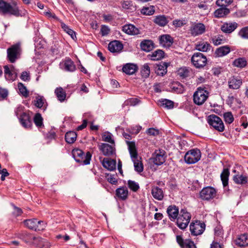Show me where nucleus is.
<instances>
[{
    "mask_svg": "<svg viewBox=\"0 0 248 248\" xmlns=\"http://www.w3.org/2000/svg\"><path fill=\"white\" fill-rule=\"evenodd\" d=\"M247 62L245 58H239L235 59L233 62V65L237 67L243 68L247 65Z\"/></svg>",
    "mask_w": 248,
    "mask_h": 248,
    "instance_id": "42",
    "label": "nucleus"
},
{
    "mask_svg": "<svg viewBox=\"0 0 248 248\" xmlns=\"http://www.w3.org/2000/svg\"><path fill=\"white\" fill-rule=\"evenodd\" d=\"M123 48L122 44L119 41L115 40L111 42L108 45V49L111 52H120Z\"/></svg>",
    "mask_w": 248,
    "mask_h": 248,
    "instance_id": "21",
    "label": "nucleus"
},
{
    "mask_svg": "<svg viewBox=\"0 0 248 248\" xmlns=\"http://www.w3.org/2000/svg\"><path fill=\"white\" fill-rule=\"evenodd\" d=\"M232 2V0H217L216 3L218 6L226 7Z\"/></svg>",
    "mask_w": 248,
    "mask_h": 248,
    "instance_id": "58",
    "label": "nucleus"
},
{
    "mask_svg": "<svg viewBox=\"0 0 248 248\" xmlns=\"http://www.w3.org/2000/svg\"><path fill=\"white\" fill-rule=\"evenodd\" d=\"M24 225L29 229L35 231H41L45 229V223L36 218L26 219L24 221Z\"/></svg>",
    "mask_w": 248,
    "mask_h": 248,
    "instance_id": "6",
    "label": "nucleus"
},
{
    "mask_svg": "<svg viewBox=\"0 0 248 248\" xmlns=\"http://www.w3.org/2000/svg\"><path fill=\"white\" fill-rule=\"evenodd\" d=\"M141 74L142 77L148 78L150 74V68L147 63L144 64L141 69Z\"/></svg>",
    "mask_w": 248,
    "mask_h": 248,
    "instance_id": "46",
    "label": "nucleus"
},
{
    "mask_svg": "<svg viewBox=\"0 0 248 248\" xmlns=\"http://www.w3.org/2000/svg\"><path fill=\"white\" fill-rule=\"evenodd\" d=\"M136 65L132 63H127L123 67L124 72L128 75H132L137 71Z\"/></svg>",
    "mask_w": 248,
    "mask_h": 248,
    "instance_id": "30",
    "label": "nucleus"
},
{
    "mask_svg": "<svg viewBox=\"0 0 248 248\" xmlns=\"http://www.w3.org/2000/svg\"><path fill=\"white\" fill-rule=\"evenodd\" d=\"M230 52V48L228 46H223L217 48L215 55L216 57H221L227 55Z\"/></svg>",
    "mask_w": 248,
    "mask_h": 248,
    "instance_id": "29",
    "label": "nucleus"
},
{
    "mask_svg": "<svg viewBox=\"0 0 248 248\" xmlns=\"http://www.w3.org/2000/svg\"><path fill=\"white\" fill-rule=\"evenodd\" d=\"M212 41L215 46H218L223 44L224 40L222 36H215L212 39Z\"/></svg>",
    "mask_w": 248,
    "mask_h": 248,
    "instance_id": "54",
    "label": "nucleus"
},
{
    "mask_svg": "<svg viewBox=\"0 0 248 248\" xmlns=\"http://www.w3.org/2000/svg\"><path fill=\"white\" fill-rule=\"evenodd\" d=\"M107 180L108 182L113 185H116L117 183V179L114 175H108Z\"/></svg>",
    "mask_w": 248,
    "mask_h": 248,
    "instance_id": "61",
    "label": "nucleus"
},
{
    "mask_svg": "<svg viewBox=\"0 0 248 248\" xmlns=\"http://www.w3.org/2000/svg\"><path fill=\"white\" fill-rule=\"evenodd\" d=\"M43 120V118L39 113H36L33 118L34 123L38 127H40L42 126Z\"/></svg>",
    "mask_w": 248,
    "mask_h": 248,
    "instance_id": "48",
    "label": "nucleus"
},
{
    "mask_svg": "<svg viewBox=\"0 0 248 248\" xmlns=\"http://www.w3.org/2000/svg\"><path fill=\"white\" fill-rule=\"evenodd\" d=\"M178 75L183 78H186L188 76L189 71L186 67H182L179 68L177 71Z\"/></svg>",
    "mask_w": 248,
    "mask_h": 248,
    "instance_id": "50",
    "label": "nucleus"
},
{
    "mask_svg": "<svg viewBox=\"0 0 248 248\" xmlns=\"http://www.w3.org/2000/svg\"><path fill=\"white\" fill-rule=\"evenodd\" d=\"M217 194L216 190L211 186L204 187L200 192V198L205 201H209L214 199Z\"/></svg>",
    "mask_w": 248,
    "mask_h": 248,
    "instance_id": "11",
    "label": "nucleus"
},
{
    "mask_svg": "<svg viewBox=\"0 0 248 248\" xmlns=\"http://www.w3.org/2000/svg\"><path fill=\"white\" fill-rule=\"evenodd\" d=\"M146 133L150 136H155L159 134V131L156 129L150 128L147 130Z\"/></svg>",
    "mask_w": 248,
    "mask_h": 248,
    "instance_id": "59",
    "label": "nucleus"
},
{
    "mask_svg": "<svg viewBox=\"0 0 248 248\" xmlns=\"http://www.w3.org/2000/svg\"><path fill=\"white\" fill-rule=\"evenodd\" d=\"M186 23L185 21L180 19H175L172 22V24L175 27H181L184 26Z\"/></svg>",
    "mask_w": 248,
    "mask_h": 248,
    "instance_id": "60",
    "label": "nucleus"
},
{
    "mask_svg": "<svg viewBox=\"0 0 248 248\" xmlns=\"http://www.w3.org/2000/svg\"><path fill=\"white\" fill-rule=\"evenodd\" d=\"M185 245L184 248H196L193 242L188 240H185Z\"/></svg>",
    "mask_w": 248,
    "mask_h": 248,
    "instance_id": "64",
    "label": "nucleus"
},
{
    "mask_svg": "<svg viewBox=\"0 0 248 248\" xmlns=\"http://www.w3.org/2000/svg\"><path fill=\"white\" fill-rule=\"evenodd\" d=\"M99 148L103 154L106 156L111 155L115 152L114 147L107 143H101Z\"/></svg>",
    "mask_w": 248,
    "mask_h": 248,
    "instance_id": "16",
    "label": "nucleus"
},
{
    "mask_svg": "<svg viewBox=\"0 0 248 248\" xmlns=\"http://www.w3.org/2000/svg\"><path fill=\"white\" fill-rule=\"evenodd\" d=\"M205 225L199 221L192 222L190 225V231L192 235L197 236L203 233L205 230Z\"/></svg>",
    "mask_w": 248,
    "mask_h": 248,
    "instance_id": "12",
    "label": "nucleus"
},
{
    "mask_svg": "<svg viewBox=\"0 0 248 248\" xmlns=\"http://www.w3.org/2000/svg\"><path fill=\"white\" fill-rule=\"evenodd\" d=\"M191 60L193 65L198 68L204 67L207 63V58L206 56L201 52L194 53L191 57Z\"/></svg>",
    "mask_w": 248,
    "mask_h": 248,
    "instance_id": "10",
    "label": "nucleus"
},
{
    "mask_svg": "<svg viewBox=\"0 0 248 248\" xmlns=\"http://www.w3.org/2000/svg\"><path fill=\"white\" fill-rule=\"evenodd\" d=\"M208 97V92L204 88L199 87L193 94L194 102L198 105L203 104Z\"/></svg>",
    "mask_w": 248,
    "mask_h": 248,
    "instance_id": "8",
    "label": "nucleus"
},
{
    "mask_svg": "<svg viewBox=\"0 0 248 248\" xmlns=\"http://www.w3.org/2000/svg\"><path fill=\"white\" fill-rule=\"evenodd\" d=\"M222 7L216 10L214 12V16L217 18L223 17L230 13L229 9L226 8L225 6H222Z\"/></svg>",
    "mask_w": 248,
    "mask_h": 248,
    "instance_id": "32",
    "label": "nucleus"
},
{
    "mask_svg": "<svg viewBox=\"0 0 248 248\" xmlns=\"http://www.w3.org/2000/svg\"><path fill=\"white\" fill-rule=\"evenodd\" d=\"M208 123L216 130L223 132L224 130V125L221 119L216 115H210L208 117Z\"/></svg>",
    "mask_w": 248,
    "mask_h": 248,
    "instance_id": "9",
    "label": "nucleus"
},
{
    "mask_svg": "<svg viewBox=\"0 0 248 248\" xmlns=\"http://www.w3.org/2000/svg\"><path fill=\"white\" fill-rule=\"evenodd\" d=\"M168 64L165 62H160L156 65L155 72L157 75L163 76L166 74Z\"/></svg>",
    "mask_w": 248,
    "mask_h": 248,
    "instance_id": "22",
    "label": "nucleus"
},
{
    "mask_svg": "<svg viewBox=\"0 0 248 248\" xmlns=\"http://www.w3.org/2000/svg\"><path fill=\"white\" fill-rule=\"evenodd\" d=\"M55 93L58 99L60 102H63L65 100L66 93L62 87L56 88L55 91Z\"/></svg>",
    "mask_w": 248,
    "mask_h": 248,
    "instance_id": "36",
    "label": "nucleus"
},
{
    "mask_svg": "<svg viewBox=\"0 0 248 248\" xmlns=\"http://www.w3.org/2000/svg\"><path fill=\"white\" fill-rule=\"evenodd\" d=\"M235 244L240 247L248 245V234L244 233L239 235L235 240Z\"/></svg>",
    "mask_w": 248,
    "mask_h": 248,
    "instance_id": "23",
    "label": "nucleus"
},
{
    "mask_svg": "<svg viewBox=\"0 0 248 248\" xmlns=\"http://www.w3.org/2000/svg\"><path fill=\"white\" fill-rule=\"evenodd\" d=\"M152 194L156 200L161 201L163 199L164 193L162 189L158 186H154L152 188Z\"/></svg>",
    "mask_w": 248,
    "mask_h": 248,
    "instance_id": "26",
    "label": "nucleus"
},
{
    "mask_svg": "<svg viewBox=\"0 0 248 248\" xmlns=\"http://www.w3.org/2000/svg\"><path fill=\"white\" fill-rule=\"evenodd\" d=\"M160 105L167 109H171L174 107V103L173 101L164 99L159 101Z\"/></svg>",
    "mask_w": 248,
    "mask_h": 248,
    "instance_id": "43",
    "label": "nucleus"
},
{
    "mask_svg": "<svg viewBox=\"0 0 248 248\" xmlns=\"http://www.w3.org/2000/svg\"><path fill=\"white\" fill-rule=\"evenodd\" d=\"M224 119L226 123L231 124L234 120L232 113L230 112H227L224 114Z\"/></svg>",
    "mask_w": 248,
    "mask_h": 248,
    "instance_id": "51",
    "label": "nucleus"
},
{
    "mask_svg": "<svg viewBox=\"0 0 248 248\" xmlns=\"http://www.w3.org/2000/svg\"><path fill=\"white\" fill-rule=\"evenodd\" d=\"M164 52L160 49L155 50L151 54H149L148 57L153 61H157L161 59L164 57Z\"/></svg>",
    "mask_w": 248,
    "mask_h": 248,
    "instance_id": "33",
    "label": "nucleus"
},
{
    "mask_svg": "<svg viewBox=\"0 0 248 248\" xmlns=\"http://www.w3.org/2000/svg\"><path fill=\"white\" fill-rule=\"evenodd\" d=\"M102 140L103 141L110 143H114V141L112 139V135L109 132H105L102 135Z\"/></svg>",
    "mask_w": 248,
    "mask_h": 248,
    "instance_id": "45",
    "label": "nucleus"
},
{
    "mask_svg": "<svg viewBox=\"0 0 248 248\" xmlns=\"http://www.w3.org/2000/svg\"><path fill=\"white\" fill-rule=\"evenodd\" d=\"M140 101L137 98H130L126 100V103L127 105L130 106H136L140 103Z\"/></svg>",
    "mask_w": 248,
    "mask_h": 248,
    "instance_id": "57",
    "label": "nucleus"
},
{
    "mask_svg": "<svg viewBox=\"0 0 248 248\" xmlns=\"http://www.w3.org/2000/svg\"><path fill=\"white\" fill-rule=\"evenodd\" d=\"M201 152L197 148L188 151L185 155L184 160L188 164H194L200 160Z\"/></svg>",
    "mask_w": 248,
    "mask_h": 248,
    "instance_id": "5",
    "label": "nucleus"
},
{
    "mask_svg": "<svg viewBox=\"0 0 248 248\" xmlns=\"http://www.w3.org/2000/svg\"><path fill=\"white\" fill-rule=\"evenodd\" d=\"M44 104L42 97L41 96H37L34 101V105L37 108H41Z\"/></svg>",
    "mask_w": 248,
    "mask_h": 248,
    "instance_id": "55",
    "label": "nucleus"
},
{
    "mask_svg": "<svg viewBox=\"0 0 248 248\" xmlns=\"http://www.w3.org/2000/svg\"><path fill=\"white\" fill-rule=\"evenodd\" d=\"M77 134L76 132L74 131H69L66 133L65 135V141L68 143H74L77 139Z\"/></svg>",
    "mask_w": 248,
    "mask_h": 248,
    "instance_id": "38",
    "label": "nucleus"
},
{
    "mask_svg": "<svg viewBox=\"0 0 248 248\" xmlns=\"http://www.w3.org/2000/svg\"><path fill=\"white\" fill-rule=\"evenodd\" d=\"M229 175V171L228 169L223 170L220 175L221 179L224 186H226L228 184V177Z\"/></svg>",
    "mask_w": 248,
    "mask_h": 248,
    "instance_id": "41",
    "label": "nucleus"
},
{
    "mask_svg": "<svg viewBox=\"0 0 248 248\" xmlns=\"http://www.w3.org/2000/svg\"><path fill=\"white\" fill-rule=\"evenodd\" d=\"M123 31L127 34L138 35L140 33V30L132 24L125 25L123 27Z\"/></svg>",
    "mask_w": 248,
    "mask_h": 248,
    "instance_id": "19",
    "label": "nucleus"
},
{
    "mask_svg": "<svg viewBox=\"0 0 248 248\" xmlns=\"http://www.w3.org/2000/svg\"><path fill=\"white\" fill-rule=\"evenodd\" d=\"M116 194L119 198L122 200H125L128 197V191L127 187L122 186L116 189Z\"/></svg>",
    "mask_w": 248,
    "mask_h": 248,
    "instance_id": "28",
    "label": "nucleus"
},
{
    "mask_svg": "<svg viewBox=\"0 0 248 248\" xmlns=\"http://www.w3.org/2000/svg\"><path fill=\"white\" fill-rule=\"evenodd\" d=\"M128 150L131 159L134 163V170L138 173H140L143 170V165L141 161V158L138 156L137 152L134 142H128Z\"/></svg>",
    "mask_w": 248,
    "mask_h": 248,
    "instance_id": "1",
    "label": "nucleus"
},
{
    "mask_svg": "<svg viewBox=\"0 0 248 248\" xmlns=\"http://www.w3.org/2000/svg\"><path fill=\"white\" fill-rule=\"evenodd\" d=\"M234 182L239 185H244L248 182V177L243 175H235L233 177Z\"/></svg>",
    "mask_w": 248,
    "mask_h": 248,
    "instance_id": "37",
    "label": "nucleus"
},
{
    "mask_svg": "<svg viewBox=\"0 0 248 248\" xmlns=\"http://www.w3.org/2000/svg\"><path fill=\"white\" fill-rule=\"evenodd\" d=\"M20 238L22 239L26 243L29 245H31V243H35L34 241L36 240H37V239L36 238V236L27 232L22 233Z\"/></svg>",
    "mask_w": 248,
    "mask_h": 248,
    "instance_id": "31",
    "label": "nucleus"
},
{
    "mask_svg": "<svg viewBox=\"0 0 248 248\" xmlns=\"http://www.w3.org/2000/svg\"><path fill=\"white\" fill-rule=\"evenodd\" d=\"M36 238L37 239V240H34V242H35V243H31V245L35 246L39 248H42V247H43L44 246V242L43 241V239L40 237H36Z\"/></svg>",
    "mask_w": 248,
    "mask_h": 248,
    "instance_id": "56",
    "label": "nucleus"
},
{
    "mask_svg": "<svg viewBox=\"0 0 248 248\" xmlns=\"http://www.w3.org/2000/svg\"><path fill=\"white\" fill-rule=\"evenodd\" d=\"M22 52L21 44L16 43L7 49V59L11 63H14L19 59Z\"/></svg>",
    "mask_w": 248,
    "mask_h": 248,
    "instance_id": "3",
    "label": "nucleus"
},
{
    "mask_svg": "<svg viewBox=\"0 0 248 248\" xmlns=\"http://www.w3.org/2000/svg\"><path fill=\"white\" fill-rule=\"evenodd\" d=\"M72 154L77 162H82L84 165L90 164L92 155L89 152L85 155L82 150L76 149L73 150Z\"/></svg>",
    "mask_w": 248,
    "mask_h": 248,
    "instance_id": "7",
    "label": "nucleus"
},
{
    "mask_svg": "<svg viewBox=\"0 0 248 248\" xmlns=\"http://www.w3.org/2000/svg\"><path fill=\"white\" fill-rule=\"evenodd\" d=\"M205 31V26L202 23H194L190 29V33L193 36L201 35L204 33Z\"/></svg>",
    "mask_w": 248,
    "mask_h": 248,
    "instance_id": "13",
    "label": "nucleus"
},
{
    "mask_svg": "<svg viewBox=\"0 0 248 248\" xmlns=\"http://www.w3.org/2000/svg\"><path fill=\"white\" fill-rule=\"evenodd\" d=\"M5 77L7 80L14 81L16 78L17 74L14 69H12V71L7 74V75H5Z\"/></svg>",
    "mask_w": 248,
    "mask_h": 248,
    "instance_id": "52",
    "label": "nucleus"
},
{
    "mask_svg": "<svg viewBox=\"0 0 248 248\" xmlns=\"http://www.w3.org/2000/svg\"><path fill=\"white\" fill-rule=\"evenodd\" d=\"M190 219V214L186 209H181L177 219V226L181 229H186L189 224Z\"/></svg>",
    "mask_w": 248,
    "mask_h": 248,
    "instance_id": "4",
    "label": "nucleus"
},
{
    "mask_svg": "<svg viewBox=\"0 0 248 248\" xmlns=\"http://www.w3.org/2000/svg\"><path fill=\"white\" fill-rule=\"evenodd\" d=\"M210 47V44L206 42H201L196 45V48L200 51L206 52Z\"/></svg>",
    "mask_w": 248,
    "mask_h": 248,
    "instance_id": "39",
    "label": "nucleus"
},
{
    "mask_svg": "<svg viewBox=\"0 0 248 248\" xmlns=\"http://www.w3.org/2000/svg\"><path fill=\"white\" fill-rule=\"evenodd\" d=\"M242 84V81L239 77H232L228 80V86L230 89H238Z\"/></svg>",
    "mask_w": 248,
    "mask_h": 248,
    "instance_id": "17",
    "label": "nucleus"
},
{
    "mask_svg": "<svg viewBox=\"0 0 248 248\" xmlns=\"http://www.w3.org/2000/svg\"><path fill=\"white\" fill-rule=\"evenodd\" d=\"M102 163L103 167L109 170H113L116 168V161L114 160L104 158Z\"/></svg>",
    "mask_w": 248,
    "mask_h": 248,
    "instance_id": "27",
    "label": "nucleus"
},
{
    "mask_svg": "<svg viewBox=\"0 0 248 248\" xmlns=\"http://www.w3.org/2000/svg\"><path fill=\"white\" fill-rule=\"evenodd\" d=\"M61 27L63 31L69 35L74 40H76L77 37L75 32L71 29L67 25L64 23H61Z\"/></svg>",
    "mask_w": 248,
    "mask_h": 248,
    "instance_id": "40",
    "label": "nucleus"
},
{
    "mask_svg": "<svg viewBox=\"0 0 248 248\" xmlns=\"http://www.w3.org/2000/svg\"><path fill=\"white\" fill-rule=\"evenodd\" d=\"M154 22L161 27H164L168 23L166 16L164 15L156 16L154 20Z\"/></svg>",
    "mask_w": 248,
    "mask_h": 248,
    "instance_id": "34",
    "label": "nucleus"
},
{
    "mask_svg": "<svg viewBox=\"0 0 248 248\" xmlns=\"http://www.w3.org/2000/svg\"><path fill=\"white\" fill-rule=\"evenodd\" d=\"M14 210L13 214L15 217L20 216L22 214V210L21 208L13 205Z\"/></svg>",
    "mask_w": 248,
    "mask_h": 248,
    "instance_id": "62",
    "label": "nucleus"
},
{
    "mask_svg": "<svg viewBox=\"0 0 248 248\" xmlns=\"http://www.w3.org/2000/svg\"><path fill=\"white\" fill-rule=\"evenodd\" d=\"M165 152L164 150H159L155 151L153 157V162L155 164L158 166L161 165L165 162Z\"/></svg>",
    "mask_w": 248,
    "mask_h": 248,
    "instance_id": "14",
    "label": "nucleus"
},
{
    "mask_svg": "<svg viewBox=\"0 0 248 248\" xmlns=\"http://www.w3.org/2000/svg\"><path fill=\"white\" fill-rule=\"evenodd\" d=\"M0 13L9 14L16 16L20 15L18 7L15 2L10 4L3 0H0Z\"/></svg>",
    "mask_w": 248,
    "mask_h": 248,
    "instance_id": "2",
    "label": "nucleus"
},
{
    "mask_svg": "<svg viewBox=\"0 0 248 248\" xmlns=\"http://www.w3.org/2000/svg\"><path fill=\"white\" fill-rule=\"evenodd\" d=\"M236 22H225L221 27V31L226 33H230L234 31L237 27Z\"/></svg>",
    "mask_w": 248,
    "mask_h": 248,
    "instance_id": "18",
    "label": "nucleus"
},
{
    "mask_svg": "<svg viewBox=\"0 0 248 248\" xmlns=\"http://www.w3.org/2000/svg\"><path fill=\"white\" fill-rule=\"evenodd\" d=\"M167 213L170 218L176 219L178 216V209L175 206H170L167 209Z\"/></svg>",
    "mask_w": 248,
    "mask_h": 248,
    "instance_id": "35",
    "label": "nucleus"
},
{
    "mask_svg": "<svg viewBox=\"0 0 248 248\" xmlns=\"http://www.w3.org/2000/svg\"><path fill=\"white\" fill-rule=\"evenodd\" d=\"M155 12V7L150 6L149 7H144L141 10V13L147 16L153 15Z\"/></svg>",
    "mask_w": 248,
    "mask_h": 248,
    "instance_id": "44",
    "label": "nucleus"
},
{
    "mask_svg": "<svg viewBox=\"0 0 248 248\" xmlns=\"http://www.w3.org/2000/svg\"><path fill=\"white\" fill-rule=\"evenodd\" d=\"M61 69L69 72H73L76 69L74 62L70 59H66L60 64Z\"/></svg>",
    "mask_w": 248,
    "mask_h": 248,
    "instance_id": "15",
    "label": "nucleus"
},
{
    "mask_svg": "<svg viewBox=\"0 0 248 248\" xmlns=\"http://www.w3.org/2000/svg\"><path fill=\"white\" fill-rule=\"evenodd\" d=\"M238 34L243 39H248V27L243 28L239 31Z\"/></svg>",
    "mask_w": 248,
    "mask_h": 248,
    "instance_id": "53",
    "label": "nucleus"
},
{
    "mask_svg": "<svg viewBox=\"0 0 248 248\" xmlns=\"http://www.w3.org/2000/svg\"><path fill=\"white\" fill-rule=\"evenodd\" d=\"M176 241L182 248H184L185 244V240H184L181 235L176 236Z\"/></svg>",
    "mask_w": 248,
    "mask_h": 248,
    "instance_id": "63",
    "label": "nucleus"
},
{
    "mask_svg": "<svg viewBox=\"0 0 248 248\" xmlns=\"http://www.w3.org/2000/svg\"><path fill=\"white\" fill-rule=\"evenodd\" d=\"M140 46L142 50L149 52L154 48V44L151 40H144L141 42Z\"/></svg>",
    "mask_w": 248,
    "mask_h": 248,
    "instance_id": "25",
    "label": "nucleus"
},
{
    "mask_svg": "<svg viewBox=\"0 0 248 248\" xmlns=\"http://www.w3.org/2000/svg\"><path fill=\"white\" fill-rule=\"evenodd\" d=\"M20 122L25 128H29L32 125V123L31 118L29 114L25 112L21 114L19 117Z\"/></svg>",
    "mask_w": 248,
    "mask_h": 248,
    "instance_id": "20",
    "label": "nucleus"
},
{
    "mask_svg": "<svg viewBox=\"0 0 248 248\" xmlns=\"http://www.w3.org/2000/svg\"><path fill=\"white\" fill-rule=\"evenodd\" d=\"M17 87L20 93L24 97H27L29 95V92L26 87L21 82L17 84Z\"/></svg>",
    "mask_w": 248,
    "mask_h": 248,
    "instance_id": "47",
    "label": "nucleus"
},
{
    "mask_svg": "<svg viewBox=\"0 0 248 248\" xmlns=\"http://www.w3.org/2000/svg\"><path fill=\"white\" fill-rule=\"evenodd\" d=\"M160 44L164 46H170L173 43V39L170 35L165 34L161 35L159 38Z\"/></svg>",
    "mask_w": 248,
    "mask_h": 248,
    "instance_id": "24",
    "label": "nucleus"
},
{
    "mask_svg": "<svg viewBox=\"0 0 248 248\" xmlns=\"http://www.w3.org/2000/svg\"><path fill=\"white\" fill-rule=\"evenodd\" d=\"M128 186L129 188L134 192L137 191L140 188L138 183L134 181L128 180Z\"/></svg>",
    "mask_w": 248,
    "mask_h": 248,
    "instance_id": "49",
    "label": "nucleus"
}]
</instances>
